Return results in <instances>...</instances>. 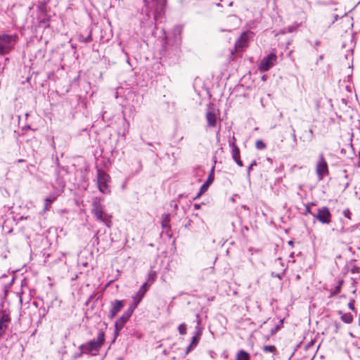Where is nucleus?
<instances>
[{
	"label": "nucleus",
	"mask_w": 360,
	"mask_h": 360,
	"mask_svg": "<svg viewBox=\"0 0 360 360\" xmlns=\"http://www.w3.org/2000/svg\"><path fill=\"white\" fill-rule=\"evenodd\" d=\"M316 173L319 181L329 174L328 163L322 153L319 155V160L316 165Z\"/></svg>",
	"instance_id": "6"
},
{
	"label": "nucleus",
	"mask_w": 360,
	"mask_h": 360,
	"mask_svg": "<svg viewBox=\"0 0 360 360\" xmlns=\"http://www.w3.org/2000/svg\"><path fill=\"white\" fill-rule=\"evenodd\" d=\"M319 44H320V41H316V42H315V46H319Z\"/></svg>",
	"instance_id": "43"
},
{
	"label": "nucleus",
	"mask_w": 360,
	"mask_h": 360,
	"mask_svg": "<svg viewBox=\"0 0 360 360\" xmlns=\"http://www.w3.org/2000/svg\"><path fill=\"white\" fill-rule=\"evenodd\" d=\"M92 242L94 244L96 243L98 245L99 243L98 231H97L94 236Z\"/></svg>",
	"instance_id": "32"
},
{
	"label": "nucleus",
	"mask_w": 360,
	"mask_h": 360,
	"mask_svg": "<svg viewBox=\"0 0 360 360\" xmlns=\"http://www.w3.org/2000/svg\"><path fill=\"white\" fill-rule=\"evenodd\" d=\"M263 351L264 352H271V353H275L276 352V348L274 345H265L263 347Z\"/></svg>",
	"instance_id": "23"
},
{
	"label": "nucleus",
	"mask_w": 360,
	"mask_h": 360,
	"mask_svg": "<svg viewBox=\"0 0 360 360\" xmlns=\"http://www.w3.org/2000/svg\"><path fill=\"white\" fill-rule=\"evenodd\" d=\"M323 58V56H319V59L321 60Z\"/></svg>",
	"instance_id": "47"
},
{
	"label": "nucleus",
	"mask_w": 360,
	"mask_h": 360,
	"mask_svg": "<svg viewBox=\"0 0 360 360\" xmlns=\"http://www.w3.org/2000/svg\"><path fill=\"white\" fill-rule=\"evenodd\" d=\"M148 289V283L145 282L140 287L138 292H136V294L132 296V297H131L132 300H136L137 302H139L140 303L141 301L142 300V299L143 298L146 292H147Z\"/></svg>",
	"instance_id": "14"
},
{
	"label": "nucleus",
	"mask_w": 360,
	"mask_h": 360,
	"mask_svg": "<svg viewBox=\"0 0 360 360\" xmlns=\"http://www.w3.org/2000/svg\"><path fill=\"white\" fill-rule=\"evenodd\" d=\"M186 330H187V327H186V323H181L179 327H178V330H179V333L181 334V335H185L186 333Z\"/></svg>",
	"instance_id": "25"
},
{
	"label": "nucleus",
	"mask_w": 360,
	"mask_h": 360,
	"mask_svg": "<svg viewBox=\"0 0 360 360\" xmlns=\"http://www.w3.org/2000/svg\"><path fill=\"white\" fill-rule=\"evenodd\" d=\"M343 214H344L345 217L349 218V211L348 210H345Z\"/></svg>",
	"instance_id": "39"
},
{
	"label": "nucleus",
	"mask_w": 360,
	"mask_h": 360,
	"mask_svg": "<svg viewBox=\"0 0 360 360\" xmlns=\"http://www.w3.org/2000/svg\"><path fill=\"white\" fill-rule=\"evenodd\" d=\"M290 127H291V130H292V137L293 139L294 146H296L297 144V136L295 134V130L292 126H291Z\"/></svg>",
	"instance_id": "30"
},
{
	"label": "nucleus",
	"mask_w": 360,
	"mask_h": 360,
	"mask_svg": "<svg viewBox=\"0 0 360 360\" xmlns=\"http://www.w3.org/2000/svg\"><path fill=\"white\" fill-rule=\"evenodd\" d=\"M134 311V310L133 309L128 307V309L124 314L130 318L131 316L132 315Z\"/></svg>",
	"instance_id": "35"
},
{
	"label": "nucleus",
	"mask_w": 360,
	"mask_h": 360,
	"mask_svg": "<svg viewBox=\"0 0 360 360\" xmlns=\"http://www.w3.org/2000/svg\"><path fill=\"white\" fill-rule=\"evenodd\" d=\"M134 311V310L133 309L128 307V309L124 314L130 318L131 316L132 315Z\"/></svg>",
	"instance_id": "36"
},
{
	"label": "nucleus",
	"mask_w": 360,
	"mask_h": 360,
	"mask_svg": "<svg viewBox=\"0 0 360 360\" xmlns=\"http://www.w3.org/2000/svg\"><path fill=\"white\" fill-rule=\"evenodd\" d=\"M193 207L195 210H199L200 208V204H194Z\"/></svg>",
	"instance_id": "40"
},
{
	"label": "nucleus",
	"mask_w": 360,
	"mask_h": 360,
	"mask_svg": "<svg viewBox=\"0 0 360 360\" xmlns=\"http://www.w3.org/2000/svg\"><path fill=\"white\" fill-rule=\"evenodd\" d=\"M125 323L117 319L115 323V332L118 334L124 328Z\"/></svg>",
	"instance_id": "22"
},
{
	"label": "nucleus",
	"mask_w": 360,
	"mask_h": 360,
	"mask_svg": "<svg viewBox=\"0 0 360 360\" xmlns=\"http://www.w3.org/2000/svg\"><path fill=\"white\" fill-rule=\"evenodd\" d=\"M212 160H213L214 165H212V167L211 168V171H210V174L208 176V178H207V181L201 186V187L200 188L199 193L197 194L196 197L194 199L200 197L202 193H204L205 191H207V190L208 189L209 186H210V184L214 181V168H215V165H216L217 161V160L216 155H214L212 157Z\"/></svg>",
	"instance_id": "9"
},
{
	"label": "nucleus",
	"mask_w": 360,
	"mask_h": 360,
	"mask_svg": "<svg viewBox=\"0 0 360 360\" xmlns=\"http://www.w3.org/2000/svg\"><path fill=\"white\" fill-rule=\"evenodd\" d=\"M309 214L313 216V214H315L314 213H313L311 211V209H310V206L309 205H307L306 206V208H305V212H304V214Z\"/></svg>",
	"instance_id": "37"
},
{
	"label": "nucleus",
	"mask_w": 360,
	"mask_h": 360,
	"mask_svg": "<svg viewBox=\"0 0 360 360\" xmlns=\"http://www.w3.org/2000/svg\"><path fill=\"white\" fill-rule=\"evenodd\" d=\"M18 39L17 34H0V55L9 53L14 49Z\"/></svg>",
	"instance_id": "4"
},
{
	"label": "nucleus",
	"mask_w": 360,
	"mask_h": 360,
	"mask_svg": "<svg viewBox=\"0 0 360 360\" xmlns=\"http://www.w3.org/2000/svg\"><path fill=\"white\" fill-rule=\"evenodd\" d=\"M314 137V131L311 128L309 129L308 134L304 137V139L302 140L303 141H311L313 139Z\"/></svg>",
	"instance_id": "26"
},
{
	"label": "nucleus",
	"mask_w": 360,
	"mask_h": 360,
	"mask_svg": "<svg viewBox=\"0 0 360 360\" xmlns=\"http://www.w3.org/2000/svg\"><path fill=\"white\" fill-rule=\"evenodd\" d=\"M229 141H232V142L235 143V142H236V138H235V136H233L232 137H231V138L229 139Z\"/></svg>",
	"instance_id": "42"
},
{
	"label": "nucleus",
	"mask_w": 360,
	"mask_h": 360,
	"mask_svg": "<svg viewBox=\"0 0 360 360\" xmlns=\"http://www.w3.org/2000/svg\"><path fill=\"white\" fill-rule=\"evenodd\" d=\"M200 338H201L198 337L196 335H194L192 338L191 343L186 347L184 356L187 355L190 352H191L194 348H195L197 347V345H198V343L200 342Z\"/></svg>",
	"instance_id": "17"
},
{
	"label": "nucleus",
	"mask_w": 360,
	"mask_h": 360,
	"mask_svg": "<svg viewBox=\"0 0 360 360\" xmlns=\"http://www.w3.org/2000/svg\"><path fill=\"white\" fill-rule=\"evenodd\" d=\"M124 306V300H115L110 302V309L108 314V318L113 319L115 316L120 312Z\"/></svg>",
	"instance_id": "11"
},
{
	"label": "nucleus",
	"mask_w": 360,
	"mask_h": 360,
	"mask_svg": "<svg viewBox=\"0 0 360 360\" xmlns=\"http://www.w3.org/2000/svg\"><path fill=\"white\" fill-rule=\"evenodd\" d=\"M110 179V176L103 171L100 169L97 172V184L99 191L104 194L110 193V190L108 186V182Z\"/></svg>",
	"instance_id": "5"
},
{
	"label": "nucleus",
	"mask_w": 360,
	"mask_h": 360,
	"mask_svg": "<svg viewBox=\"0 0 360 360\" xmlns=\"http://www.w3.org/2000/svg\"><path fill=\"white\" fill-rule=\"evenodd\" d=\"M331 213L327 207H322L318 209L316 214H313V217L316 219L322 224H328L331 221Z\"/></svg>",
	"instance_id": "8"
},
{
	"label": "nucleus",
	"mask_w": 360,
	"mask_h": 360,
	"mask_svg": "<svg viewBox=\"0 0 360 360\" xmlns=\"http://www.w3.org/2000/svg\"><path fill=\"white\" fill-rule=\"evenodd\" d=\"M342 283V281H340L339 283V284L335 287L334 290L333 291H331L330 297H333V296L338 294L340 292Z\"/></svg>",
	"instance_id": "24"
},
{
	"label": "nucleus",
	"mask_w": 360,
	"mask_h": 360,
	"mask_svg": "<svg viewBox=\"0 0 360 360\" xmlns=\"http://www.w3.org/2000/svg\"><path fill=\"white\" fill-rule=\"evenodd\" d=\"M59 194H56L55 193H51L49 196H47L44 199V212H46L49 210L51 204L57 199Z\"/></svg>",
	"instance_id": "16"
},
{
	"label": "nucleus",
	"mask_w": 360,
	"mask_h": 360,
	"mask_svg": "<svg viewBox=\"0 0 360 360\" xmlns=\"http://www.w3.org/2000/svg\"><path fill=\"white\" fill-rule=\"evenodd\" d=\"M338 314L340 315L342 321L345 323L349 324L352 323L354 317L350 313H344L342 311H338Z\"/></svg>",
	"instance_id": "18"
},
{
	"label": "nucleus",
	"mask_w": 360,
	"mask_h": 360,
	"mask_svg": "<svg viewBox=\"0 0 360 360\" xmlns=\"http://www.w3.org/2000/svg\"><path fill=\"white\" fill-rule=\"evenodd\" d=\"M91 33L85 38H82V39H80V41H82V42H84V43H88L89 41H91Z\"/></svg>",
	"instance_id": "33"
},
{
	"label": "nucleus",
	"mask_w": 360,
	"mask_h": 360,
	"mask_svg": "<svg viewBox=\"0 0 360 360\" xmlns=\"http://www.w3.org/2000/svg\"><path fill=\"white\" fill-rule=\"evenodd\" d=\"M289 32H292L295 30V28L292 26L288 27V28Z\"/></svg>",
	"instance_id": "41"
},
{
	"label": "nucleus",
	"mask_w": 360,
	"mask_h": 360,
	"mask_svg": "<svg viewBox=\"0 0 360 360\" xmlns=\"http://www.w3.org/2000/svg\"><path fill=\"white\" fill-rule=\"evenodd\" d=\"M147 144H148V146H151V145H152V143H147Z\"/></svg>",
	"instance_id": "48"
},
{
	"label": "nucleus",
	"mask_w": 360,
	"mask_h": 360,
	"mask_svg": "<svg viewBox=\"0 0 360 360\" xmlns=\"http://www.w3.org/2000/svg\"><path fill=\"white\" fill-rule=\"evenodd\" d=\"M229 147L231 148V155L235 162L239 166L243 167V164L240 160V150L236 143L229 141Z\"/></svg>",
	"instance_id": "13"
},
{
	"label": "nucleus",
	"mask_w": 360,
	"mask_h": 360,
	"mask_svg": "<svg viewBox=\"0 0 360 360\" xmlns=\"http://www.w3.org/2000/svg\"><path fill=\"white\" fill-rule=\"evenodd\" d=\"M11 321L10 314L6 309L0 310V339L5 334L8 324Z\"/></svg>",
	"instance_id": "10"
},
{
	"label": "nucleus",
	"mask_w": 360,
	"mask_h": 360,
	"mask_svg": "<svg viewBox=\"0 0 360 360\" xmlns=\"http://www.w3.org/2000/svg\"><path fill=\"white\" fill-rule=\"evenodd\" d=\"M219 150L222 152L223 151V148H220Z\"/></svg>",
	"instance_id": "49"
},
{
	"label": "nucleus",
	"mask_w": 360,
	"mask_h": 360,
	"mask_svg": "<svg viewBox=\"0 0 360 360\" xmlns=\"http://www.w3.org/2000/svg\"><path fill=\"white\" fill-rule=\"evenodd\" d=\"M256 148L259 150H263L266 148V144L262 140H257L255 143Z\"/></svg>",
	"instance_id": "27"
},
{
	"label": "nucleus",
	"mask_w": 360,
	"mask_h": 360,
	"mask_svg": "<svg viewBox=\"0 0 360 360\" xmlns=\"http://www.w3.org/2000/svg\"><path fill=\"white\" fill-rule=\"evenodd\" d=\"M103 199L96 198L92 202L91 213L95 218L104 224L107 227L110 228L112 226V215L105 212V206L101 203Z\"/></svg>",
	"instance_id": "3"
},
{
	"label": "nucleus",
	"mask_w": 360,
	"mask_h": 360,
	"mask_svg": "<svg viewBox=\"0 0 360 360\" xmlns=\"http://www.w3.org/2000/svg\"><path fill=\"white\" fill-rule=\"evenodd\" d=\"M288 244H289V245H292V244H293V242H292V241H289Z\"/></svg>",
	"instance_id": "46"
},
{
	"label": "nucleus",
	"mask_w": 360,
	"mask_h": 360,
	"mask_svg": "<svg viewBox=\"0 0 360 360\" xmlns=\"http://www.w3.org/2000/svg\"><path fill=\"white\" fill-rule=\"evenodd\" d=\"M139 304V302H137L136 300H133L132 303L130 304L129 307L135 310V309L138 307Z\"/></svg>",
	"instance_id": "34"
},
{
	"label": "nucleus",
	"mask_w": 360,
	"mask_h": 360,
	"mask_svg": "<svg viewBox=\"0 0 360 360\" xmlns=\"http://www.w3.org/2000/svg\"><path fill=\"white\" fill-rule=\"evenodd\" d=\"M118 319L121 321V322L126 323L129 319V317L127 316L126 314H123Z\"/></svg>",
	"instance_id": "31"
},
{
	"label": "nucleus",
	"mask_w": 360,
	"mask_h": 360,
	"mask_svg": "<svg viewBox=\"0 0 360 360\" xmlns=\"http://www.w3.org/2000/svg\"><path fill=\"white\" fill-rule=\"evenodd\" d=\"M59 184H60V186H63V187H64V186H65V184H60V183H59Z\"/></svg>",
	"instance_id": "45"
},
{
	"label": "nucleus",
	"mask_w": 360,
	"mask_h": 360,
	"mask_svg": "<svg viewBox=\"0 0 360 360\" xmlns=\"http://www.w3.org/2000/svg\"><path fill=\"white\" fill-rule=\"evenodd\" d=\"M277 60V56L274 53H269L264 57L259 65V70L262 72L268 71L270 68L275 65Z\"/></svg>",
	"instance_id": "7"
},
{
	"label": "nucleus",
	"mask_w": 360,
	"mask_h": 360,
	"mask_svg": "<svg viewBox=\"0 0 360 360\" xmlns=\"http://www.w3.org/2000/svg\"><path fill=\"white\" fill-rule=\"evenodd\" d=\"M196 326H195V335L198 336V337H200L201 338L202 336V329L200 326V317H199V315L198 314H196Z\"/></svg>",
	"instance_id": "21"
},
{
	"label": "nucleus",
	"mask_w": 360,
	"mask_h": 360,
	"mask_svg": "<svg viewBox=\"0 0 360 360\" xmlns=\"http://www.w3.org/2000/svg\"><path fill=\"white\" fill-rule=\"evenodd\" d=\"M144 8L140 14L142 27L153 28L156 22L165 14L166 0H143Z\"/></svg>",
	"instance_id": "1"
},
{
	"label": "nucleus",
	"mask_w": 360,
	"mask_h": 360,
	"mask_svg": "<svg viewBox=\"0 0 360 360\" xmlns=\"http://www.w3.org/2000/svg\"><path fill=\"white\" fill-rule=\"evenodd\" d=\"M248 39L245 33H243L235 43V51H242L247 46Z\"/></svg>",
	"instance_id": "15"
},
{
	"label": "nucleus",
	"mask_w": 360,
	"mask_h": 360,
	"mask_svg": "<svg viewBox=\"0 0 360 360\" xmlns=\"http://www.w3.org/2000/svg\"><path fill=\"white\" fill-rule=\"evenodd\" d=\"M80 352L79 353H77V354H75V357H81L84 354H85V352H82V349H79Z\"/></svg>",
	"instance_id": "38"
},
{
	"label": "nucleus",
	"mask_w": 360,
	"mask_h": 360,
	"mask_svg": "<svg viewBox=\"0 0 360 360\" xmlns=\"http://www.w3.org/2000/svg\"><path fill=\"white\" fill-rule=\"evenodd\" d=\"M217 112L215 108L210 105L206 112V120L210 127H214L217 125Z\"/></svg>",
	"instance_id": "12"
},
{
	"label": "nucleus",
	"mask_w": 360,
	"mask_h": 360,
	"mask_svg": "<svg viewBox=\"0 0 360 360\" xmlns=\"http://www.w3.org/2000/svg\"><path fill=\"white\" fill-rule=\"evenodd\" d=\"M170 217L169 214H162V227L163 229H170Z\"/></svg>",
	"instance_id": "20"
},
{
	"label": "nucleus",
	"mask_w": 360,
	"mask_h": 360,
	"mask_svg": "<svg viewBox=\"0 0 360 360\" xmlns=\"http://www.w3.org/2000/svg\"><path fill=\"white\" fill-rule=\"evenodd\" d=\"M354 300L350 299L349 302L348 303V308L352 310V311L356 312V308L354 307Z\"/></svg>",
	"instance_id": "29"
},
{
	"label": "nucleus",
	"mask_w": 360,
	"mask_h": 360,
	"mask_svg": "<svg viewBox=\"0 0 360 360\" xmlns=\"http://www.w3.org/2000/svg\"><path fill=\"white\" fill-rule=\"evenodd\" d=\"M105 342V333L99 330L96 339H93L79 347V349H82L85 354L96 356Z\"/></svg>",
	"instance_id": "2"
},
{
	"label": "nucleus",
	"mask_w": 360,
	"mask_h": 360,
	"mask_svg": "<svg viewBox=\"0 0 360 360\" xmlns=\"http://www.w3.org/2000/svg\"><path fill=\"white\" fill-rule=\"evenodd\" d=\"M236 360H250V356L247 352L240 349L236 354Z\"/></svg>",
	"instance_id": "19"
},
{
	"label": "nucleus",
	"mask_w": 360,
	"mask_h": 360,
	"mask_svg": "<svg viewBox=\"0 0 360 360\" xmlns=\"http://www.w3.org/2000/svg\"><path fill=\"white\" fill-rule=\"evenodd\" d=\"M175 30H176L179 33H180L181 30H180V28H179V27H176V28H175Z\"/></svg>",
	"instance_id": "44"
},
{
	"label": "nucleus",
	"mask_w": 360,
	"mask_h": 360,
	"mask_svg": "<svg viewBox=\"0 0 360 360\" xmlns=\"http://www.w3.org/2000/svg\"><path fill=\"white\" fill-rule=\"evenodd\" d=\"M255 165H257V162L256 160H253L251 164L250 165V166L248 167V169H247V176H248V178L250 179V172L251 170L252 169V167L253 166Z\"/></svg>",
	"instance_id": "28"
}]
</instances>
